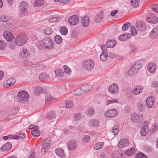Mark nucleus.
I'll return each instance as SVG.
<instances>
[{
    "label": "nucleus",
    "instance_id": "69168bd1",
    "mask_svg": "<svg viewBox=\"0 0 158 158\" xmlns=\"http://www.w3.org/2000/svg\"><path fill=\"white\" fill-rule=\"evenodd\" d=\"M35 153L34 150L31 152L29 158H35Z\"/></svg>",
    "mask_w": 158,
    "mask_h": 158
},
{
    "label": "nucleus",
    "instance_id": "20e7f679",
    "mask_svg": "<svg viewBox=\"0 0 158 158\" xmlns=\"http://www.w3.org/2000/svg\"><path fill=\"white\" fill-rule=\"evenodd\" d=\"M131 119L133 122L141 123L143 121L144 118L142 114L135 113L131 115Z\"/></svg>",
    "mask_w": 158,
    "mask_h": 158
},
{
    "label": "nucleus",
    "instance_id": "774afa93",
    "mask_svg": "<svg viewBox=\"0 0 158 158\" xmlns=\"http://www.w3.org/2000/svg\"><path fill=\"white\" fill-rule=\"evenodd\" d=\"M152 86L153 88H156L158 86V82L155 81L153 82L152 84Z\"/></svg>",
    "mask_w": 158,
    "mask_h": 158
},
{
    "label": "nucleus",
    "instance_id": "338daca9",
    "mask_svg": "<svg viewBox=\"0 0 158 158\" xmlns=\"http://www.w3.org/2000/svg\"><path fill=\"white\" fill-rule=\"evenodd\" d=\"M158 129V124L156 125L152 128V130L150 131L152 133H154L156 130Z\"/></svg>",
    "mask_w": 158,
    "mask_h": 158
},
{
    "label": "nucleus",
    "instance_id": "9b49d317",
    "mask_svg": "<svg viewBox=\"0 0 158 158\" xmlns=\"http://www.w3.org/2000/svg\"><path fill=\"white\" fill-rule=\"evenodd\" d=\"M77 146V142L74 140L69 141L67 144V148L69 150H73L75 149Z\"/></svg>",
    "mask_w": 158,
    "mask_h": 158
},
{
    "label": "nucleus",
    "instance_id": "5fc2aeb1",
    "mask_svg": "<svg viewBox=\"0 0 158 158\" xmlns=\"http://www.w3.org/2000/svg\"><path fill=\"white\" fill-rule=\"evenodd\" d=\"M90 139V137L88 135H85L83 136L82 139V141L83 143H86L89 141Z\"/></svg>",
    "mask_w": 158,
    "mask_h": 158
},
{
    "label": "nucleus",
    "instance_id": "412c9836",
    "mask_svg": "<svg viewBox=\"0 0 158 158\" xmlns=\"http://www.w3.org/2000/svg\"><path fill=\"white\" fill-rule=\"evenodd\" d=\"M82 25L84 27H87L89 24L90 20L88 17L85 16L82 18L81 20Z\"/></svg>",
    "mask_w": 158,
    "mask_h": 158
},
{
    "label": "nucleus",
    "instance_id": "603ef678",
    "mask_svg": "<svg viewBox=\"0 0 158 158\" xmlns=\"http://www.w3.org/2000/svg\"><path fill=\"white\" fill-rule=\"evenodd\" d=\"M31 134L34 136H38L40 135V132L38 130H34L31 131Z\"/></svg>",
    "mask_w": 158,
    "mask_h": 158
},
{
    "label": "nucleus",
    "instance_id": "393cba45",
    "mask_svg": "<svg viewBox=\"0 0 158 158\" xmlns=\"http://www.w3.org/2000/svg\"><path fill=\"white\" fill-rule=\"evenodd\" d=\"M149 130L148 125L143 126L140 131V133L143 136H145L148 133Z\"/></svg>",
    "mask_w": 158,
    "mask_h": 158
},
{
    "label": "nucleus",
    "instance_id": "ea45409f",
    "mask_svg": "<svg viewBox=\"0 0 158 158\" xmlns=\"http://www.w3.org/2000/svg\"><path fill=\"white\" fill-rule=\"evenodd\" d=\"M60 31L63 35H65L68 33L67 28L64 26L61 27L60 28Z\"/></svg>",
    "mask_w": 158,
    "mask_h": 158
},
{
    "label": "nucleus",
    "instance_id": "2f4dec72",
    "mask_svg": "<svg viewBox=\"0 0 158 158\" xmlns=\"http://www.w3.org/2000/svg\"><path fill=\"white\" fill-rule=\"evenodd\" d=\"M138 71L137 69L132 66L128 71V73L129 75L134 76L136 74Z\"/></svg>",
    "mask_w": 158,
    "mask_h": 158
},
{
    "label": "nucleus",
    "instance_id": "37998d69",
    "mask_svg": "<svg viewBox=\"0 0 158 158\" xmlns=\"http://www.w3.org/2000/svg\"><path fill=\"white\" fill-rule=\"evenodd\" d=\"M74 94L75 95H80L84 94L83 92L81 89V88H78L76 89L74 91Z\"/></svg>",
    "mask_w": 158,
    "mask_h": 158
},
{
    "label": "nucleus",
    "instance_id": "1a4fd4ad",
    "mask_svg": "<svg viewBox=\"0 0 158 158\" xmlns=\"http://www.w3.org/2000/svg\"><path fill=\"white\" fill-rule=\"evenodd\" d=\"M28 8V4L25 2L22 1L19 7L20 14L23 15L26 13Z\"/></svg>",
    "mask_w": 158,
    "mask_h": 158
},
{
    "label": "nucleus",
    "instance_id": "6ab92c4d",
    "mask_svg": "<svg viewBox=\"0 0 158 158\" xmlns=\"http://www.w3.org/2000/svg\"><path fill=\"white\" fill-rule=\"evenodd\" d=\"M3 36L5 39L8 41H11L14 38L13 34L8 31L4 32Z\"/></svg>",
    "mask_w": 158,
    "mask_h": 158
},
{
    "label": "nucleus",
    "instance_id": "5701e85b",
    "mask_svg": "<svg viewBox=\"0 0 158 158\" xmlns=\"http://www.w3.org/2000/svg\"><path fill=\"white\" fill-rule=\"evenodd\" d=\"M12 144L9 142H7L1 148L2 151H8L10 150L12 148Z\"/></svg>",
    "mask_w": 158,
    "mask_h": 158
},
{
    "label": "nucleus",
    "instance_id": "a19ab883",
    "mask_svg": "<svg viewBox=\"0 0 158 158\" xmlns=\"http://www.w3.org/2000/svg\"><path fill=\"white\" fill-rule=\"evenodd\" d=\"M44 3L43 0H36L34 3L35 6L39 7L42 5Z\"/></svg>",
    "mask_w": 158,
    "mask_h": 158
},
{
    "label": "nucleus",
    "instance_id": "49530a36",
    "mask_svg": "<svg viewBox=\"0 0 158 158\" xmlns=\"http://www.w3.org/2000/svg\"><path fill=\"white\" fill-rule=\"evenodd\" d=\"M63 74V71L60 69H57L55 71V74L57 76L61 77L62 76Z\"/></svg>",
    "mask_w": 158,
    "mask_h": 158
},
{
    "label": "nucleus",
    "instance_id": "39448f33",
    "mask_svg": "<svg viewBox=\"0 0 158 158\" xmlns=\"http://www.w3.org/2000/svg\"><path fill=\"white\" fill-rule=\"evenodd\" d=\"M94 65V61L92 59H89L85 61L83 66L85 69L90 71L93 68Z\"/></svg>",
    "mask_w": 158,
    "mask_h": 158
},
{
    "label": "nucleus",
    "instance_id": "9d476101",
    "mask_svg": "<svg viewBox=\"0 0 158 158\" xmlns=\"http://www.w3.org/2000/svg\"><path fill=\"white\" fill-rule=\"evenodd\" d=\"M108 91L111 94L117 93L119 91V87L117 84L114 83L110 86Z\"/></svg>",
    "mask_w": 158,
    "mask_h": 158
},
{
    "label": "nucleus",
    "instance_id": "f704fd0d",
    "mask_svg": "<svg viewBox=\"0 0 158 158\" xmlns=\"http://www.w3.org/2000/svg\"><path fill=\"white\" fill-rule=\"evenodd\" d=\"M135 148L132 147L130 149L126 150L125 152L127 155L128 156H131L135 153Z\"/></svg>",
    "mask_w": 158,
    "mask_h": 158
},
{
    "label": "nucleus",
    "instance_id": "aec40b11",
    "mask_svg": "<svg viewBox=\"0 0 158 158\" xmlns=\"http://www.w3.org/2000/svg\"><path fill=\"white\" fill-rule=\"evenodd\" d=\"M143 89V87L140 86H137L134 88L132 92L134 95H137L141 93Z\"/></svg>",
    "mask_w": 158,
    "mask_h": 158
},
{
    "label": "nucleus",
    "instance_id": "f257e3e1",
    "mask_svg": "<svg viewBox=\"0 0 158 158\" xmlns=\"http://www.w3.org/2000/svg\"><path fill=\"white\" fill-rule=\"evenodd\" d=\"M28 40L27 35L25 34L22 33L17 35L15 39V44L17 45L22 46L25 44Z\"/></svg>",
    "mask_w": 158,
    "mask_h": 158
},
{
    "label": "nucleus",
    "instance_id": "4468645a",
    "mask_svg": "<svg viewBox=\"0 0 158 158\" xmlns=\"http://www.w3.org/2000/svg\"><path fill=\"white\" fill-rule=\"evenodd\" d=\"M16 81L14 78H9L7 81H5L3 84V86L5 87H9L15 83Z\"/></svg>",
    "mask_w": 158,
    "mask_h": 158
},
{
    "label": "nucleus",
    "instance_id": "864d4df0",
    "mask_svg": "<svg viewBox=\"0 0 158 158\" xmlns=\"http://www.w3.org/2000/svg\"><path fill=\"white\" fill-rule=\"evenodd\" d=\"M136 158H147L146 155L144 153L140 152L137 153L136 155Z\"/></svg>",
    "mask_w": 158,
    "mask_h": 158
},
{
    "label": "nucleus",
    "instance_id": "f03ea898",
    "mask_svg": "<svg viewBox=\"0 0 158 158\" xmlns=\"http://www.w3.org/2000/svg\"><path fill=\"white\" fill-rule=\"evenodd\" d=\"M43 46L46 49H52L54 48L53 40L50 38L45 37L41 41Z\"/></svg>",
    "mask_w": 158,
    "mask_h": 158
},
{
    "label": "nucleus",
    "instance_id": "58836bf2",
    "mask_svg": "<svg viewBox=\"0 0 158 158\" xmlns=\"http://www.w3.org/2000/svg\"><path fill=\"white\" fill-rule=\"evenodd\" d=\"M29 52L27 50L26 48H23L21 51V55L23 57H26L29 55Z\"/></svg>",
    "mask_w": 158,
    "mask_h": 158
},
{
    "label": "nucleus",
    "instance_id": "a18cd8bd",
    "mask_svg": "<svg viewBox=\"0 0 158 158\" xmlns=\"http://www.w3.org/2000/svg\"><path fill=\"white\" fill-rule=\"evenodd\" d=\"M53 100V98L50 95H48L45 98V103L47 104H49Z\"/></svg>",
    "mask_w": 158,
    "mask_h": 158
},
{
    "label": "nucleus",
    "instance_id": "f3484780",
    "mask_svg": "<svg viewBox=\"0 0 158 158\" xmlns=\"http://www.w3.org/2000/svg\"><path fill=\"white\" fill-rule=\"evenodd\" d=\"M136 26L137 29L140 31H144L146 29V24L142 22H138L136 24Z\"/></svg>",
    "mask_w": 158,
    "mask_h": 158
},
{
    "label": "nucleus",
    "instance_id": "b1692460",
    "mask_svg": "<svg viewBox=\"0 0 158 158\" xmlns=\"http://www.w3.org/2000/svg\"><path fill=\"white\" fill-rule=\"evenodd\" d=\"M81 87L84 94L92 89L93 88V86L92 85L89 84L82 86Z\"/></svg>",
    "mask_w": 158,
    "mask_h": 158
},
{
    "label": "nucleus",
    "instance_id": "3c124183",
    "mask_svg": "<svg viewBox=\"0 0 158 158\" xmlns=\"http://www.w3.org/2000/svg\"><path fill=\"white\" fill-rule=\"evenodd\" d=\"M130 31L131 34L134 36L136 35L137 33V31L134 26L131 27Z\"/></svg>",
    "mask_w": 158,
    "mask_h": 158
},
{
    "label": "nucleus",
    "instance_id": "a211bd4d",
    "mask_svg": "<svg viewBox=\"0 0 158 158\" xmlns=\"http://www.w3.org/2000/svg\"><path fill=\"white\" fill-rule=\"evenodd\" d=\"M147 69L149 72L151 73H153L156 69V66L155 63H150L148 64Z\"/></svg>",
    "mask_w": 158,
    "mask_h": 158
},
{
    "label": "nucleus",
    "instance_id": "f8f14e48",
    "mask_svg": "<svg viewBox=\"0 0 158 158\" xmlns=\"http://www.w3.org/2000/svg\"><path fill=\"white\" fill-rule=\"evenodd\" d=\"M79 21L78 17L76 15L71 16L68 19L69 23L71 25H74L77 24Z\"/></svg>",
    "mask_w": 158,
    "mask_h": 158
},
{
    "label": "nucleus",
    "instance_id": "72a5a7b5",
    "mask_svg": "<svg viewBox=\"0 0 158 158\" xmlns=\"http://www.w3.org/2000/svg\"><path fill=\"white\" fill-rule=\"evenodd\" d=\"M131 23L129 22L126 23L122 27V30L123 31H125L128 29L130 27H131Z\"/></svg>",
    "mask_w": 158,
    "mask_h": 158
},
{
    "label": "nucleus",
    "instance_id": "052dcab7",
    "mask_svg": "<svg viewBox=\"0 0 158 158\" xmlns=\"http://www.w3.org/2000/svg\"><path fill=\"white\" fill-rule=\"evenodd\" d=\"M6 44L3 41L0 40V50H3L5 48Z\"/></svg>",
    "mask_w": 158,
    "mask_h": 158
},
{
    "label": "nucleus",
    "instance_id": "ddd939ff",
    "mask_svg": "<svg viewBox=\"0 0 158 158\" xmlns=\"http://www.w3.org/2000/svg\"><path fill=\"white\" fill-rule=\"evenodd\" d=\"M144 61L143 59H140L135 62L133 66L138 71L141 69L144 63Z\"/></svg>",
    "mask_w": 158,
    "mask_h": 158
},
{
    "label": "nucleus",
    "instance_id": "4d7b16f0",
    "mask_svg": "<svg viewBox=\"0 0 158 158\" xmlns=\"http://www.w3.org/2000/svg\"><path fill=\"white\" fill-rule=\"evenodd\" d=\"M118 100L117 99H114L112 100H108L106 101V104L107 105L111 103H118Z\"/></svg>",
    "mask_w": 158,
    "mask_h": 158
},
{
    "label": "nucleus",
    "instance_id": "8fccbe9b",
    "mask_svg": "<svg viewBox=\"0 0 158 158\" xmlns=\"http://www.w3.org/2000/svg\"><path fill=\"white\" fill-rule=\"evenodd\" d=\"M94 114V111L93 108H89L87 110V114L89 116H93Z\"/></svg>",
    "mask_w": 158,
    "mask_h": 158
},
{
    "label": "nucleus",
    "instance_id": "dca6fc26",
    "mask_svg": "<svg viewBox=\"0 0 158 158\" xmlns=\"http://www.w3.org/2000/svg\"><path fill=\"white\" fill-rule=\"evenodd\" d=\"M129 141L127 138L121 139L119 142L118 146L120 148L127 147L129 144Z\"/></svg>",
    "mask_w": 158,
    "mask_h": 158
},
{
    "label": "nucleus",
    "instance_id": "7ed1b4c3",
    "mask_svg": "<svg viewBox=\"0 0 158 158\" xmlns=\"http://www.w3.org/2000/svg\"><path fill=\"white\" fill-rule=\"evenodd\" d=\"M28 94L27 92L25 90L19 91L18 94L19 102L22 103L27 102L29 98Z\"/></svg>",
    "mask_w": 158,
    "mask_h": 158
},
{
    "label": "nucleus",
    "instance_id": "473e14b6",
    "mask_svg": "<svg viewBox=\"0 0 158 158\" xmlns=\"http://www.w3.org/2000/svg\"><path fill=\"white\" fill-rule=\"evenodd\" d=\"M34 90L35 94L36 95H40L44 91L43 89L40 86L35 87Z\"/></svg>",
    "mask_w": 158,
    "mask_h": 158
},
{
    "label": "nucleus",
    "instance_id": "de8ad7c7",
    "mask_svg": "<svg viewBox=\"0 0 158 158\" xmlns=\"http://www.w3.org/2000/svg\"><path fill=\"white\" fill-rule=\"evenodd\" d=\"M137 107L139 110L143 111L145 108V106L141 103H137Z\"/></svg>",
    "mask_w": 158,
    "mask_h": 158
},
{
    "label": "nucleus",
    "instance_id": "bb28decb",
    "mask_svg": "<svg viewBox=\"0 0 158 158\" xmlns=\"http://www.w3.org/2000/svg\"><path fill=\"white\" fill-rule=\"evenodd\" d=\"M55 152L56 154L60 157H64L65 156L64 151L60 148H56L55 150Z\"/></svg>",
    "mask_w": 158,
    "mask_h": 158
},
{
    "label": "nucleus",
    "instance_id": "c756f323",
    "mask_svg": "<svg viewBox=\"0 0 158 158\" xmlns=\"http://www.w3.org/2000/svg\"><path fill=\"white\" fill-rule=\"evenodd\" d=\"M56 113L54 111L52 110L49 111L46 114L47 118L49 119H52L55 117Z\"/></svg>",
    "mask_w": 158,
    "mask_h": 158
},
{
    "label": "nucleus",
    "instance_id": "7c9ffc66",
    "mask_svg": "<svg viewBox=\"0 0 158 158\" xmlns=\"http://www.w3.org/2000/svg\"><path fill=\"white\" fill-rule=\"evenodd\" d=\"M129 34H124L120 35L119 37V40L121 41H124L127 40L129 38Z\"/></svg>",
    "mask_w": 158,
    "mask_h": 158
},
{
    "label": "nucleus",
    "instance_id": "4be33fe9",
    "mask_svg": "<svg viewBox=\"0 0 158 158\" xmlns=\"http://www.w3.org/2000/svg\"><path fill=\"white\" fill-rule=\"evenodd\" d=\"M154 100L152 97H149L146 100V104L147 107L151 108L154 104Z\"/></svg>",
    "mask_w": 158,
    "mask_h": 158
},
{
    "label": "nucleus",
    "instance_id": "6e6552de",
    "mask_svg": "<svg viewBox=\"0 0 158 158\" xmlns=\"http://www.w3.org/2000/svg\"><path fill=\"white\" fill-rule=\"evenodd\" d=\"M146 19L149 22L153 24L156 23L158 21L157 17L152 13H149L147 15Z\"/></svg>",
    "mask_w": 158,
    "mask_h": 158
},
{
    "label": "nucleus",
    "instance_id": "0eeeda50",
    "mask_svg": "<svg viewBox=\"0 0 158 158\" xmlns=\"http://www.w3.org/2000/svg\"><path fill=\"white\" fill-rule=\"evenodd\" d=\"M118 111L115 109H111L106 111L105 113V116L108 118H113L118 114Z\"/></svg>",
    "mask_w": 158,
    "mask_h": 158
},
{
    "label": "nucleus",
    "instance_id": "2eb2a0df",
    "mask_svg": "<svg viewBox=\"0 0 158 158\" xmlns=\"http://www.w3.org/2000/svg\"><path fill=\"white\" fill-rule=\"evenodd\" d=\"M149 36L152 39H156L158 37V26L152 29L150 33Z\"/></svg>",
    "mask_w": 158,
    "mask_h": 158
},
{
    "label": "nucleus",
    "instance_id": "a878e982",
    "mask_svg": "<svg viewBox=\"0 0 158 158\" xmlns=\"http://www.w3.org/2000/svg\"><path fill=\"white\" fill-rule=\"evenodd\" d=\"M103 17V12L101 11L99 14L96 15L95 21L97 23L100 22L102 20Z\"/></svg>",
    "mask_w": 158,
    "mask_h": 158
},
{
    "label": "nucleus",
    "instance_id": "e2e57ef3",
    "mask_svg": "<svg viewBox=\"0 0 158 158\" xmlns=\"http://www.w3.org/2000/svg\"><path fill=\"white\" fill-rule=\"evenodd\" d=\"M9 20L7 16H5L4 15L2 16L0 18V20L1 21L6 22Z\"/></svg>",
    "mask_w": 158,
    "mask_h": 158
},
{
    "label": "nucleus",
    "instance_id": "c85d7f7f",
    "mask_svg": "<svg viewBox=\"0 0 158 158\" xmlns=\"http://www.w3.org/2000/svg\"><path fill=\"white\" fill-rule=\"evenodd\" d=\"M116 44V42L114 40H108L106 43L105 46L106 48V47L108 48H112L114 47Z\"/></svg>",
    "mask_w": 158,
    "mask_h": 158
},
{
    "label": "nucleus",
    "instance_id": "bf43d9fd",
    "mask_svg": "<svg viewBox=\"0 0 158 158\" xmlns=\"http://www.w3.org/2000/svg\"><path fill=\"white\" fill-rule=\"evenodd\" d=\"M152 8L153 11L158 13V4L153 5L152 6Z\"/></svg>",
    "mask_w": 158,
    "mask_h": 158
},
{
    "label": "nucleus",
    "instance_id": "680f3d73",
    "mask_svg": "<svg viewBox=\"0 0 158 158\" xmlns=\"http://www.w3.org/2000/svg\"><path fill=\"white\" fill-rule=\"evenodd\" d=\"M45 67V65L42 64H40L38 65L36 67V70H41L43 69H44Z\"/></svg>",
    "mask_w": 158,
    "mask_h": 158
},
{
    "label": "nucleus",
    "instance_id": "79ce46f5",
    "mask_svg": "<svg viewBox=\"0 0 158 158\" xmlns=\"http://www.w3.org/2000/svg\"><path fill=\"white\" fill-rule=\"evenodd\" d=\"M42 144L43 148H45L47 149L49 148L50 143L48 142H46L45 140L42 141Z\"/></svg>",
    "mask_w": 158,
    "mask_h": 158
},
{
    "label": "nucleus",
    "instance_id": "09e8293b",
    "mask_svg": "<svg viewBox=\"0 0 158 158\" xmlns=\"http://www.w3.org/2000/svg\"><path fill=\"white\" fill-rule=\"evenodd\" d=\"M44 32L45 34L48 35H49L52 34V33L53 30L52 29L50 28H48L45 29Z\"/></svg>",
    "mask_w": 158,
    "mask_h": 158
},
{
    "label": "nucleus",
    "instance_id": "e433bc0d",
    "mask_svg": "<svg viewBox=\"0 0 158 158\" xmlns=\"http://www.w3.org/2000/svg\"><path fill=\"white\" fill-rule=\"evenodd\" d=\"M48 78V75L46 73H42L39 76V79L41 81Z\"/></svg>",
    "mask_w": 158,
    "mask_h": 158
},
{
    "label": "nucleus",
    "instance_id": "6e6d98bb",
    "mask_svg": "<svg viewBox=\"0 0 158 158\" xmlns=\"http://www.w3.org/2000/svg\"><path fill=\"white\" fill-rule=\"evenodd\" d=\"M63 68L65 73L67 74H69L71 72V69L66 65L63 66Z\"/></svg>",
    "mask_w": 158,
    "mask_h": 158
},
{
    "label": "nucleus",
    "instance_id": "4c0bfd02",
    "mask_svg": "<svg viewBox=\"0 0 158 158\" xmlns=\"http://www.w3.org/2000/svg\"><path fill=\"white\" fill-rule=\"evenodd\" d=\"M119 127L117 124L114 125L113 127L112 132L114 135H116L118 132Z\"/></svg>",
    "mask_w": 158,
    "mask_h": 158
},
{
    "label": "nucleus",
    "instance_id": "c03bdc74",
    "mask_svg": "<svg viewBox=\"0 0 158 158\" xmlns=\"http://www.w3.org/2000/svg\"><path fill=\"white\" fill-rule=\"evenodd\" d=\"M55 42L59 44H60L62 42V39L61 37L59 35L56 36L54 38Z\"/></svg>",
    "mask_w": 158,
    "mask_h": 158
},
{
    "label": "nucleus",
    "instance_id": "0e129e2a",
    "mask_svg": "<svg viewBox=\"0 0 158 158\" xmlns=\"http://www.w3.org/2000/svg\"><path fill=\"white\" fill-rule=\"evenodd\" d=\"M81 118V114L80 113H78L75 115L74 119L75 120L77 121L80 120Z\"/></svg>",
    "mask_w": 158,
    "mask_h": 158
},
{
    "label": "nucleus",
    "instance_id": "423d86ee",
    "mask_svg": "<svg viewBox=\"0 0 158 158\" xmlns=\"http://www.w3.org/2000/svg\"><path fill=\"white\" fill-rule=\"evenodd\" d=\"M101 48L102 51V52L100 55V59L102 61H106L108 58V56L106 55V53L107 52V48L103 45H102Z\"/></svg>",
    "mask_w": 158,
    "mask_h": 158
},
{
    "label": "nucleus",
    "instance_id": "13d9d810",
    "mask_svg": "<svg viewBox=\"0 0 158 158\" xmlns=\"http://www.w3.org/2000/svg\"><path fill=\"white\" fill-rule=\"evenodd\" d=\"M73 106V103L71 101H67L66 103V107L67 108H70Z\"/></svg>",
    "mask_w": 158,
    "mask_h": 158
},
{
    "label": "nucleus",
    "instance_id": "cd10ccee",
    "mask_svg": "<svg viewBox=\"0 0 158 158\" xmlns=\"http://www.w3.org/2000/svg\"><path fill=\"white\" fill-rule=\"evenodd\" d=\"M89 125L95 127H98L99 126V122L96 119H92L90 120L89 122Z\"/></svg>",
    "mask_w": 158,
    "mask_h": 158
},
{
    "label": "nucleus",
    "instance_id": "c9c22d12",
    "mask_svg": "<svg viewBox=\"0 0 158 158\" xmlns=\"http://www.w3.org/2000/svg\"><path fill=\"white\" fill-rule=\"evenodd\" d=\"M103 144L104 143L103 142H99L94 145L93 148L96 150H99L103 147Z\"/></svg>",
    "mask_w": 158,
    "mask_h": 158
}]
</instances>
